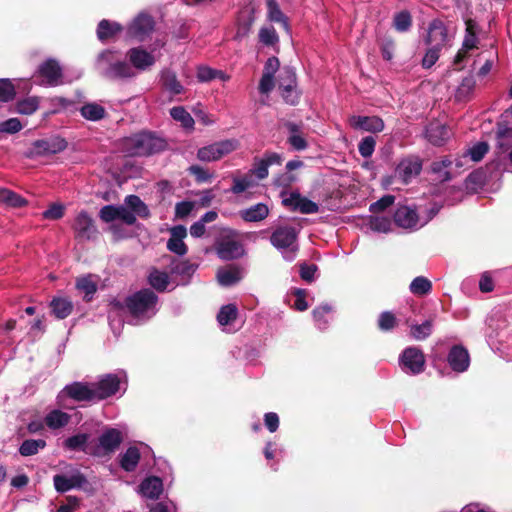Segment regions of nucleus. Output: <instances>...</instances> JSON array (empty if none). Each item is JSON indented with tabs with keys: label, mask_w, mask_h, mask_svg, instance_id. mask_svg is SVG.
Returning <instances> with one entry per match:
<instances>
[{
	"label": "nucleus",
	"mask_w": 512,
	"mask_h": 512,
	"mask_svg": "<svg viewBox=\"0 0 512 512\" xmlns=\"http://www.w3.org/2000/svg\"><path fill=\"white\" fill-rule=\"evenodd\" d=\"M80 114L83 118L89 121H99L106 116V110L98 103H86L80 109Z\"/></svg>",
	"instance_id": "38"
},
{
	"label": "nucleus",
	"mask_w": 512,
	"mask_h": 512,
	"mask_svg": "<svg viewBox=\"0 0 512 512\" xmlns=\"http://www.w3.org/2000/svg\"><path fill=\"white\" fill-rule=\"evenodd\" d=\"M0 203L16 208L26 205L27 201L9 189L0 188Z\"/></svg>",
	"instance_id": "45"
},
{
	"label": "nucleus",
	"mask_w": 512,
	"mask_h": 512,
	"mask_svg": "<svg viewBox=\"0 0 512 512\" xmlns=\"http://www.w3.org/2000/svg\"><path fill=\"white\" fill-rule=\"evenodd\" d=\"M396 325V317L391 312H383L378 319V326L382 331H390Z\"/></svg>",
	"instance_id": "59"
},
{
	"label": "nucleus",
	"mask_w": 512,
	"mask_h": 512,
	"mask_svg": "<svg viewBox=\"0 0 512 512\" xmlns=\"http://www.w3.org/2000/svg\"><path fill=\"white\" fill-rule=\"evenodd\" d=\"M162 85L171 95H179L184 92L183 85L178 81L177 76L170 70H164L161 74Z\"/></svg>",
	"instance_id": "37"
},
{
	"label": "nucleus",
	"mask_w": 512,
	"mask_h": 512,
	"mask_svg": "<svg viewBox=\"0 0 512 512\" xmlns=\"http://www.w3.org/2000/svg\"><path fill=\"white\" fill-rule=\"evenodd\" d=\"M46 446V442L42 439H29L25 440L20 448L19 452L22 456H31L36 454L40 449Z\"/></svg>",
	"instance_id": "53"
},
{
	"label": "nucleus",
	"mask_w": 512,
	"mask_h": 512,
	"mask_svg": "<svg viewBox=\"0 0 512 512\" xmlns=\"http://www.w3.org/2000/svg\"><path fill=\"white\" fill-rule=\"evenodd\" d=\"M283 158L280 154L275 152H269L264 155L261 159H256L253 168L249 174L255 176L258 180H262L268 176V168L271 165H280Z\"/></svg>",
	"instance_id": "20"
},
{
	"label": "nucleus",
	"mask_w": 512,
	"mask_h": 512,
	"mask_svg": "<svg viewBox=\"0 0 512 512\" xmlns=\"http://www.w3.org/2000/svg\"><path fill=\"white\" fill-rule=\"evenodd\" d=\"M154 27L153 19L147 14H139L129 25L127 35L137 41H144Z\"/></svg>",
	"instance_id": "17"
},
{
	"label": "nucleus",
	"mask_w": 512,
	"mask_h": 512,
	"mask_svg": "<svg viewBox=\"0 0 512 512\" xmlns=\"http://www.w3.org/2000/svg\"><path fill=\"white\" fill-rule=\"evenodd\" d=\"M488 150L489 146L486 142H478L467 151V155L470 156L472 161L478 162L485 156Z\"/></svg>",
	"instance_id": "57"
},
{
	"label": "nucleus",
	"mask_w": 512,
	"mask_h": 512,
	"mask_svg": "<svg viewBox=\"0 0 512 512\" xmlns=\"http://www.w3.org/2000/svg\"><path fill=\"white\" fill-rule=\"evenodd\" d=\"M69 396L74 400L77 401H92L97 400L94 384H86V383H80L75 382L73 384L67 385L58 395V401L61 402V400Z\"/></svg>",
	"instance_id": "14"
},
{
	"label": "nucleus",
	"mask_w": 512,
	"mask_h": 512,
	"mask_svg": "<svg viewBox=\"0 0 512 512\" xmlns=\"http://www.w3.org/2000/svg\"><path fill=\"white\" fill-rule=\"evenodd\" d=\"M244 253L242 243L233 239L223 240L217 247V255L223 260L237 259Z\"/></svg>",
	"instance_id": "26"
},
{
	"label": "nucleus",
	"mask_w": 512,
	"mask_h": 512,
	"mask_svg": "<svg viewBox=\"0 0 512 512\" xmlns=\"http://www.w3.org/2000/svg\"><path fill=\"white\" fill-rule=\"evenodd\" d=\"M118 220L127 225H133L136 218H147L150 215L147 205L136 195H129L125 198L122 205H115Z\"/></svg>",
	"instance_id": "4"
},
{
	"label": "nucleus",
	"mask_w": 512,
	"mask_h": 512,
	"mask_svg": "<svg viewBox=\"0 0 512 512\" xmlns=\"http://www.w3.org/2000/svg\"><path fill=\"white\" fill-rule=\"evenodd\" d=\"M409 290L416 296L427 295L432 290V282L424 276H418L410 283Z\"/></svg>",
	"instance_id": "44"
},
{
	"label": "nucleus",
	"mask_w": 512,
	"mask_h": 512,
	"mask_svg": "<svg viewBox=\"0 0 512 512\" xmlns=\"http://www.w3.org/2000/svg\"><path fill=\"white\" fill-rule=\"evenodd\" d=\"M440 50L439 48L430 46L422 60L424 68H431L437 62Z\"/></svg>",
	"instance_id": "63"
},
{
	"label": "nucleus",
	"mask_w": 512,
	"mask_h": 512,
	"mask_svg": "<svg viewBox=\"0 0 512 512\" xmlns=\"http://www.w3.org/2000/svg\"><path fill=\"white\" fill-rule=\"evenodd\" d=\"M255 185L256 182L253 180L252 175H250L249 173L244 176H234L231 192L238 195L247 191L250 188H253Z\"/></svg>",
	"instance_id": "47"
},
{
	"label": "nucleus",
	"mask_w": 512,
	"mask_h": 512,
	"mask_svg": "<svg viewBox=\"0 0 512 512\" xmlns=\"http://www.w3.org/2000/svg\"><path fill=\"white\" fill-rule=\"evenodd\" d=\"M244 276V269L238 266H229L219 269L217 272L218 282L222 286H231L239 282Z\"/></svg>",
	"instance_id": "31"
},
{
	"label": "nucleus",
	"mask_w": 512,
	"mask_h": 512,
	"mask_svg": "<svg viewBox=\"0 0 512 512\" xmlns=\"http://www.w3.org/2000/svg\"><path fill=\"white\" fill-rule=\"evenodd\" d=\"M97 67L100 72L110 79H131L137 76L130 62L120 60L115 52L105 50L97 58Z\"/></svg>",
	"instance_id": "1"
},
{
	"label": "nucleus",
	"mask_w": 512,
	"mask_h": 512,
	"mask_svg": "<svg viewBox=\"0 0 512 512\" xmlns=\"http://www.w3.org/2000/svg\"><path fill=\"white\" fill-rule=\"evenodd\" d=\"M88 434H77L67 438L63 446L65 449L70 451H83L86 454L92 455L93 443H89Z\"/></svg>",
	"instance_id": "30"
},
{
	"label": "nucleus",
	"mask_w": 512,
	"mask_h": 512,
	"mask_svg": "<svg viewBox=\"0 0 512 512\" xmlns=\"http://www.w3.org/2000/svg\"><path fill=\"white\" fill-rule=\"evenodd\" d=\"M51 309L54 316L58 319L68 317L73 310V303L65 297H55L51 301Z\"/></svg>",
	"instance_id": "36"
},
{
	"label": "nucleus",
	"mask_w": 512,
	"mask_h": 512,
	"mask_svg": "<svg viewBox=\"0 0 512 512\" xmlns=\"http://www.w3.org/2000/svg\"><path fill=\"white\" fill-rule=\"evenodd\" d=\"M269 214L268 207L263 203H258L247 209L241 210V217L248 222H257L265 219Z\"/></svg>",
	"instance_id": "35"
},
{
	"label": "nucleus",
	"mask_w": 512,
	"mask_h": 512,
	"mask_svg": "<svg viewBox=\"0 0 512 512\" xmlns=\"http://www.w3.org/2000/svg\"><path fill=\"white\" fill-rule=\"evenodd\" d=\"M67 147V142L61 137L36 140L26 152L28 157L43 156L59 153Z\"/></svg>",
	"instance_id": "10"
},
{
	"label": "nucleus",
	"mask_w": 512,
	"mask_h": 512,
	"mask_svg": "<svg viewBox=\"0 0 512 512\" xmlns=\"http://www.w3.org/2000/svg\"><path fill=\"white\" fill-rule=\"evenodd\" d=\"M158 297L149 290H141L127 299V307L130 313L139 320H146L157 312Z\"/></svg>",
	"instance_id": "2"
},
{
	"label": "nucleus",
	"mask_w": 512,
	"mask_h": 512,
	"mask_svg": "<svg viewBox=\"0 0 512 512\" xmlns=\"http://www.w3.org/2000/svg\"><path fill=\"white\" fill-rule=\"evenodd\" d=\"M21 82H22L21 80H18L17 84L15 85L9 79H0V101L1 102L11 101L16 94V88H19V85Z\"/></svg>",
	"instance_id": "49"
},
{
	"label": "nucleus",
	"mask_w": 512,
	"mask_h": 512,
	"mask_svg": "<svg viewBox=\"0 0 512 512\" xmlns=\"http://www.w3.org/2000/svg\"><path fill=\"white\" fill-rule=\"evenodd\" d=\"M163 490L162 480L158 477L146 478L140 485V492L150 499H157Z\"/></svg>",
	"instance_id": "34"
},
{
	"label": "nucleus",
	"mask_w": 512,
	"mask_h": 512,
	"mask_svg": "<svg viewBox=\"0 0 512 512\" xmlns=\"http://www.w3.org/2000/svg\"><path fill=\"white\" fill-rule=\"evenodd\" d=\"M466 29L462 47L455 56V64H460L467 56L469 51L478 48L479 39L477 37L478 25L472 19L465 21Z\"/></svg>",
	"instance_id": "15"
},
{
	"label": "nucleus",
	"mask_w": 512,
	"mask_h": 512,
	"mask_svg": "<svg viewBox=\"0 0 512 512\" xmlns=\"http://www.w3.org/2000/svg\"><path fill=\"white\" fill-rule=\"evenodd\" d=\"M375 145L376 141L373 137L367 136L363 138L358 146L360 155L364 158L370 157L375 150Z\"/></svg>",
	"instance_id": "58"
},
{
	"label": "nucleus",
	"mask_w": 512,
	"mask_h": 512,
	"mask_svg": "<svg viewBox=\"0 0 512 512\" xmlns=\"http://www.w3.org/2000/svg\"><path fill=\"white\" fill-rule=\"evenodd\" d=\"M367 226L374 232L388 233L392 229V222L389 217L383 215H373L367 219Z\"/></svg>",
	"instance_id": "40"
},
{
	"label": "nucleus",
	"mask_w": 512,
	"mask_h": 512,
	"mask_svg": "<svg viewBox=\"0 0 512 512\" xmlns=\"http://www.w3.org/2000/svg\"><path fill=\"white\" fill-rule=\"evenodd\" d=\"M70 415L55 409L49 412L45 417V423L50 429H59L68 424Z\"/></svg>",
	"instance_id": "41"
},
{
	"label": "nucleus",
	"mask_w": 512,
	"mask_h": 512,
	"mask_svg": "<svg viewBox=\"0 0 512 512\" xmlns=\"http://www.w3.org/2000/svg\"><path fill=\"white\" fill-rule=\"evenodd\" d=\"M119 31H121V26L118 23L102 20L97 28V36L99 40L104 41L111 38Z\"/></svg>",
	"instance_id": "48"
},
{
	"label": "nucleus",
	"mask_w": 512,
	"mask_h": 512,
	"mask_svg": "<svg viewBox=\"0 0 512 512\" xmlns=\"http://www.w3.org/2000/svg\"><path fill=\"white\" fill-rule=\"evenodd\" d=\"M432 327V321L427 320L422 324L412 325L410 328V334L415 340L422 341L430 336L432 333Z\"/></svg>",
	"instance_id": "52"
},
{
	"label": "nucleus",
	"mask_w": 512,
	"mask_h": 512,
	"mask_svg": "<svg viewBox=\"0 0 512 512\" xmlns=\"http://www.w3.org/2000/svg\"><path fill=\"white\" fill-rule=\"evenodd\" d=\"M40 99L36 96H30L17 102L16 111L23 115L33 114L39 107Z\"/></svg>",
	"instance_id": "50"
},
{
	"label": "nucleus",
	"mask_w": 512,
	"mask_h": 512,
	"mask_svg": "<svg viewBox=\"0 0 512 512\" xmlns=\"http://www.w3.org/2000/svg\"><path fill=\"white\" fill-rule=\"evenodd\" d=\"M187 236V230L182 225L174 226L170 229V238L167 241V249L179 256L187 253V246L184 239Z\"/></svg>",
	"instance_id": "22"
},
{
	"label": "nucleus",
	"mask_w": 512,
	"mask_h": 512,
	"mask_svg": "<svg viewBox=\"0 0 512 512\" xmlns=\"http://www.w3.org/2000/svg\"><path fill=\"white\" fill-rule=\"evenodd\" d=\"M448 42V33L444 23L440 20H434L430 23L427 35L429 46L441 49Z\"/></svg>",
	"instance_id": "24"
},
{
	"label": "nucleus",
	"mask_w": 512,
	"mask_h": 512,
	"mask_svg": "<svg viewBox=\"0 0 512 512\" xmlns=\"http://www.w3.org/2000/svg\"><path fill=\"white\" fill-rule=\"evenodd\" d=\"M279 90L285 102L294 105L299 95L296 89V74L290 67H285L279 74Z\"/></svg>",
	"instance_id": "12"
},
{
	"label": "nucleus",
	"mask_w": 512,
	"mask_h": 512,
	"mask_svg": "<svg viewBox=\"0 0 512 512\" xmlns=\"http://www.w3.org/2000/svg\"><path fill=\"white\" fill-rule=\"evenodd\" d=\"M399 365L407 374H420L425 367L424 354L416 347H408L400 355Z\"/></svg>",
	"instance_id": "8"
},
{
	"label": "nucleus",
	"mask_w": 512,
	"mask_h": 512,
	"mask_svg": "<svg viewBox=\"0 0 512 512\" xmlns=\"http://www.w3.org/2000/svg\"><path fill=\"white\" fill-rule=\"evenodd\" d=\"M64 205L60 203L52 204L47 210L43 212V218L48 220H57L63 217L64 215Z\"/></svg>",
	"instance_id": "62"
},
{
	"label": "nucleus",
	"mask_w": 512,
	"mask_h": 512,
	"mask_svg": "<svg viewBox=\"0 0 512 512\" xmlns=\"http://www.w3.org/2000/svg\"><path fill=\"white\" fill-rule=\"evenodd\" d=\"M149 284L157 291L164 292L171 287H176V283L171 280L170 275L158 269H152L148 276Z\"/></svg>",
	"instance_id": "29"
},
{
	"label": "nucleus",
	"mask_w": 512,
	"mask_h": 512,
	"mask_svg": "<svg viewBox=\"0 0 512 512\" xmlns=\"http://www.w3.org/2000/svg\"><path fill=\"white\" fill-rule=\"evenodd\" d=\"M124 440V434L116 428H106L93 444L92 456L103 457L114 453Z\"/></svg>",
	"instance_id": "5"
},
{
	"label": "nucleus",
	"mask_w": 512,
	"mask_h": 512,
	"mask_svg": "<svg viewBox=\"0 0 512 512\" xmlns=\"http://www.w3.org/2000/svg\"><path fill=\"white\" fill-rule=\"evenodd\" d=\"M411 26V16L407 11H401L394 17V27L399 32L407 31Z\"/></svg>",
	"instance_id": "56"
},
{
	"label": "nucleus",
	"mask_w": 512,
	"mask_h": 512,
	"mask_svg": "<svg viewBox=\"0 0 512 512\" xmlns=\"http://www.w3.org/2000/svg\"><path fill=\"white\" fill-rule=\"evenodd\" d=\"M126 58L137 74L138 72H144L151 69V67L156 63V57L153 54V51L148 52L143 47H134L129 49L126 53Z\"/></svg>",
	"instance_id": "13"
},
{
	"label": "nucleus",
	"mask_w": 512,
	"mask_h": 512,
	"mask_svg": "<svg viewBox=\"0 0 512 512\" xmlns=\"http://www.w3.org/2000/svg\"><path fill=\"white\" fill-rule=\"evenodd\" d=\"M421 168L422 164L418 158H408L399 163L396 174L404 184H407L420 173Z\"/></svg>",
	"instance_id": "25"
},
{
	"label": "nucleus",
	"mask_w": 512,
	"mask_h": 512,
	"mask_svg": "<svg viewBox=\"0 0 512 512\" xmlns=\"http://www.w3.org/2000/svg\"><path fill=\"white\" fill-rule=\"evenodd\" d=\"M496 137L498 148L502 152L509 151V159L512 163V128L503 120L497 124Z\"/></svg>",
	"instance_id": "28"
},
{
	"label": "nucleus",
	"mask_w": 512,
	"mask_h": 512,
	"mask_svg": "<svg viewBox=\"0 0 512 512\" xmlns=\"http://www.w3.org/2000/svg\"><path fill=\"white\" fill-rule=\"evenodd\" d=\"M395 201V197L392 195H385L378 201L372 203L370 205V211L373 214L380 213L384 211L386 208L390 207Z\"/></svg>",
	"instance_id": "60"
},
{
	"label": "nucleus",
	"mask_w": 512,
	"mask_h": 512,
	"mask_svg": "<svg viewBox=\"0 0 512 512\" xmlns=\"http://www.w3.org/2000/svg\"><path fill=\"white\" fill-rule=\"evenodd\" d=\"M449 136V129L440 123H431L426 129V137L434 145L443 144Z\"/></svg>",
	"instance_id": "33"
},
{
	"label": "nucleus",
	"mask_w": 512,
	"mask_h": 512,
	"mask_svg": "<svg viewBox=\"0 0 512 512\" xmlns=\"http://www.w3.org/2000/svg\"><path fill=\"white\" fill-rule=\"evenodd\" d=\"M268 9V19L272 22L281 23L286 31H289L287 17L282 13L275 0H266Z\"/></svg>",
	"instance_id": "43"
},
{
	"label": "nucleus",
	"mask_w": 512,
	"mask_h": 512,
	"mask_svg": "<svg viewBox=\"0 0 512 512\" xmlns=\"http://www.w3.org/2000/svg\"><path fill=\"white\" fill-rule=\"evenodd\" d=\"M53 482L55 489L60 493H64L73 488L82 487L87 482V480L82 473L76 471L69 477L59 474L55 475Z\"/></svg>",
	"instance_id": "23"
},
{
	"label": "nucleus",
	"mask_w": 512,
	"mask_h": 512,
	"mask_svg": "<svg viewBox=\"0 0 512 512\" xmlns=\"http://www.w3.org/2000/svg\"><path fill=\"white\" fill-rule=\"evenodd\" d=\"M331 311L332 308L329 305H321L313 310L315 323L320 330L327 328Z\"/></svg>",
	"instance_id": "51"
},
{
	"label": "nucleus",
	"mask_w": 512,
	"mask_h": 512,
	"mask_svg": "<svg viewBox=\"0 0 512 512\" xmlns=\"http://www.w3.org/2000/svg\"><path fill=\"white\" fill-rule=\"evenodd\" d=\"M170 115L175 121L180 122L185 129H193L194 119L184 107H173L170 110Z\"/></svg>",
	"instance_id": "46"
},
{
	"label": "nucleus",
	"mask_w": 512,
	"mask_h": 512,
	"mask_svg": "<svg viewBox=\"0 0 512 512\" xmlns=\"http://www.w3.org/2000/svg\"><path fill=\"white\" fill-rule=\"evenodd\" d=\"M238 316V309L234 304H227L221 307L217 315V321L220 326L232 325Z\"/></svg>",
	"instance_id": "42"
},
{
	"label": "nucleus",
	"mask_w": 512,
	"mask_h": 512,
	"mask_svg": "<svg viewBox=\"0 0 512 512\" xmlns=\"http://www.w3.org/2000/svg\"><path fill=\"white\" fill-rule=\"evenodd\" d=\"M287 129L289 131L288 143L298 151L305 150L308 146L304 136L302 135L299 127L294 123H288Z\"/></svg>",
	"instance_id": "39"
},
{
	"label": "nucleus",
	"mask_w": 512,
	"mask_h": 512,
	"mask_svg": "<svg viewBox=\"0 0 512 512\" xmlns=\"http://www.w3.org/2000/svg\"><path fill=\"white\" fill-rule=\"evenodd\" d=\"M62 69L53 59L43 62L34 74L35 83L41 86H57L62 83Z\"/></svg>",
	"instance_id": "7"
},
{
	"label": "nucleus",
	"mask_w": 512,
	"mask_h": 512,
	"mask_svg": "<svg viewBox=\"0 0 512 512\" xmlns=\"http://www.w3.org/2000/svg\"><path fill=\"white\" fill-rule=\"evenodd\" d=\"M76 287L84 292L86 296L93 295L97 290L96 282L90 275L79 278L76 282Z\"/></svg>",
	"instance_id": "55"
},
{
	"label": "nucleus",
	"mask_w": 512,
	"mask_h": 512,
	"mask_svg": "<svg viewBox=\"0 0 512 512\" xmlns=\"http://www.w3.org/2000/svg\"><path fill=\"white\" fill-rule=\"evenodd\" d=\"M297 236L298 232L295 228L279 227L272 233L270 241L276 249L281 251L285 260L292 261L298 250Z\"/></svg>",
	"instance_id": "3"
},
{
	"label": "nucleus",
	"mask_w": 512,
	"mask_h": 512,
	"mask_svg": "<svg viewBox=\"0 0 512 512\" xmlns=\"http://www.w3.org/2000/svg\"><path fill=\"white\" fill-rule=\"evenodd\" d=\"M125 379L126 375L122 372L119 374H107L101 377L97 383H93L97 400L116 394Z\"/></svg>",
	"instance_id": "11"
},
{
	"label": "nucleus",
	"mask_w": 512,
	"mask_h": 512,
	"mask_svg": "<svg viewBox=\"0 0 512 512\" xmlns=\"http://www.w3.org/2000/svg\"><path fill=\"white\" fill-rule=\"evenodd\" d=\"M131 146V154L133 155H147L151 154L161 147V140L154 137L150 133H139L128 139Z\"/></svg>",
	"instance_id": "9"
},
{
	"label": "nucleus",
	"mask_w": 512,
	"mask_h": 512,
	"mask_svg": "<svg viewBox=\"0 0 512 512\" xmlns=\"http://www.w3.org/2000/svg\"><path fill=\"white\" fill-rule=\"evenodd\" d=\"M395 224L403 229L416 230L423 227L422 217L410 206H400L394 214Z\"/></svg>",
	"instance_id": "16"
},
{
	"label": "nucleus",
	"mask_w": 512,
	"mask_h": 512,
	"mask_svg": "<svg viewBox=\"0 0 512 512\" xmlns=\"http://www.w3.org/2000/svg\"><path fill=\"white\" fill-rule=\"evenodd\" d=\"M476 81L473 77L464 78L458 87L457 94L459 97L468 96L475 88Z\"/></svg>",
	"instance_id": "64"
},
{
	"label": "nucleus",
	"mask_w": 512,
	"mask_h": 512,
	"mask_svg": "<svg viewBox=\"0 0 512 512\" xmlns=\"http://www.w3.org/2000/svg\"><path fill=\"white\" fill-rule=\"evenodd\" d=\"M282 202L285 206L303 214H312L319 210V207L315 202L302 197L298 193H291L289 196L283 198Z\"/></svg>",
	"instance_id": "21"
},
{
	"label": "nucleus",
	"mask_w": 512,
	"mask_h": 512,
	"mask_svg": "<svg viewBox=\"0 0 512 512\" xmlns=\"http://www.w3.org/2000/svg\"><path fill=\"white\" fill-rule=\"evenodd\" d=\"M448 363L456 372L466 371L470 364L468 351L461 346H454L448 354Z\"/></svg>",
	"instance_id": "27"
},
{
	"label": "nucleus",
	"mask_w": 512,
	"mask_h": 512,
	"mask_svg": "<svg viewBox=\"0 0 512 512\" xmlns=\"http://www.w3.org/2000/svg\"><path fill=\"white\" fill-rule=\"evenodd\" d=\"M73 229L78 238L87 240L94 238L98 233L92 217L86 211L78 213L73 224Z\"/></svg>",
	"instance_id": "18"
},
{
	"label": "nucleus",
	"mask_w": 512,
	"mask_h": 512,
	"mask_svg": "<svg viewBox=\"0 0 512 512\" xmlns=\"http://www.w3.org/2000/svg\"><path fill=\"white\" fill-rule=\"evenodd\" d=\"M195 267L187 261L174 260L171 266V273L190 275L194 272Z\"/></svg>",
	"instance_id": "61"
},
{
	"label": "nucleus",
	"mask_w": 512,
	"mask_h": 512,
	"mask_svg": "<svg viewBox=\"0 0 512 512\" xmlns=\"http://www.w3.org/2000/svg\"><path fill=\"white\" fill-rule=\"evenodd\" d=\"M140 457L139 448L137 446H130L119 455L120 467L126 472H132L136 469Z\"/></svg>",
	"instance_id": "32"
},
{
	"label": "nucleus",
	"mask_w": 512,
	"mask_h": 512,
	"mask_svg": "<svg viewBox=\"0 0 512 512\" xmlns=\"http://www.w3.org/2000/svg\"><path fill=\"white\" fill-rule=\"evenodd\" d=\"M239 147L236 139H226L202 147L197 152V157L203 162H212L232 153Z\"/></svg>",
	"instance_id": "6"
},
{
	"label": "nucleus",
	"mask_w": 512,
	"mask_h": 512,
	"mask_svg": "<svg viewBox=\"0 0 512 512\" xmlns=\"http://www.w3.org/2000/svg\"><path fill=\"white\" fill-rule=\"evenodd\" d=\"M259 41L265 46H275L279 42L276 30L272 26H263L259 31Z\"/></svg>",
	"instance_id": "54"
},
{
	"label": "nucleus",
	"mask_w": 512,
	"mask_h": 512,
	"mask_svg": "<svg viewBox=\"0 0 512 512\" xmlns=\"http://www.w3.org/2000/svg\"><path fill=\"white\" fill-rule=\"evenodd\" d=\"M349 124L353 129L371 133H378L384 129V122L377 116L353 115L349 118Z\"/></svg>",
	"instance_id": "19"
}]
</instances>
